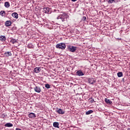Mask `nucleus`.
I'll list each match as a JSON object with an SVG mask.
<instances>
[{
	"instance_id": "obj_23",
	"label": "nucleus",
	"mask_w": 130,
	"mask_h": 130,
	"mask_svg": "<svg viewBox=\"0 0 130 130\" xmlns=\"http://www.w3.org/2000/svg\"><path fill=\"white\" fill-rule=\"evenodd\" d=\"M45 88H47V89H50V85H49V84H45Z\"/></svg>"
},
{
	"instance_id": "obj_12",
	"label": "nucleus",
	"mask_w": 130,
	"mask_h": 130,
	"mask_svg": "<svg viewBox=\"0 0 130 130\" xmlns=\"http://www.w3.org/2000/svg\"><path fill=\"white\" fill-rule=\"evenodd\" d=\"M28 117H29V118H35L36 117V116L35 115V113H30L28 114Z\"/></svg>"
},
{
	"instance_id": "obj_2",
	"label": "nucleus",
	"mask_w": 130,
	"mask_h": 130,
	"mask_svg": "<svg viewBox=\"0 0 130 130\" xmlns=\"http://www.w3.org/2000/svg\"><path fill=\"white\" fill-rule=\"evenodd\" d=\"M56 48L63 50L64 49H66V44L62 43L58 44L56 45Z\"/></svg>"
},
{
	"instance_id": "obj_21",
	"label": "nucleus",
	"mask_w": 130,
	"mask_h": 130,
	"mask_svg": "<svg viewBox=\"0 0 130 130\" xmlns=\"http://www.w3.org/2000/svg\"><path fill=\"white\" fill-rule=\"evenodd\" d=\"M91 113H93V110H89L87 112H86L85 114L86 115H89V114H91Z\"/></svg>"
},
{
	"instance_id": "obj_26",
	"label": "nucleus",
	"mask_w": 130,
	"mask_h": 130,
	"mask_svg": "<svg viewBox=\"0 0 130 130\" xmlns=\"http://www.w3.org/2000/svg\"><path fill=\"white\" fill-rule=\"evenodd\" d=\"M86 19H87V17H86V16H84V17H83V21H85Z\"/></svg>"
},
{
	"instance_id": "obj_18",
	"label": "nucleus",
	"mask_w": 130,
	"mask_h": 130,
	"mask_svg": "<svg viewBox=\"0 0 130 130\" xmlns=\"http://www.w3.org/2000/svg\"><path fill=\"white\" fill-rule=\"evenodd\" d=\"M0 15L1 16H2V17H4V16L6 15V11H1L0 12Z\"/></svg>"
},
{
	"instance_id": "obj_25",
	"label": "nucleus",
	"mask_w": 130,
	"mask_h": 130,
	"mask_svg": "<svg viewBox=\"0 0 130 130\" xmlns=\"http://www.w3.org/2000/svg\"><path fill=\"white\" fill-rule=\"evenodd\" d=\"M115 0H109L108 1V3L109 4H112V3H113V2H114Z\"/></svg>"
},
{
	"instance_id": "obj_1",
	"label": "nucleus",
	"mask_w": 130,
	"mask_h": 130,
	"mask_svg": "<svg viewBox=\"0 0 130 130\" xmlns=\"http://www.w3.org/2000/svg\"><path fill=\"white\" fill-rule=\"evenodd\" d=\"M69 18V15L66 14L65 13H63L62 15H60L59 16L57 17V20H59L60 19L62 22H64L66 20H67Z\"/></svg>"
},
{
	"instance_id": "obj_15",
	"label": "nucleus",
	"mask_w": 130,
	"mask_h": 130,
	"mask_svg": "<svg viewBox=\"0 0 130 130\" xmlns=\"http://www.w3.org/2000/svg\"><path fill=\"white\" fill-rule=\"evenodd\" d=\"M4 54L7 56V57H9V56H12V53H11V51L9 52H6Z\"/></svg>"
},
{
	"instance_id": "obj_10",
	"label": "nucleus",
	"mask_w": 130,
	"mask_h": 130,
	"mask_svg": "<svg viewBox=\"0 0 130 130\" xmlns=\"http://www.w3.org/2000/svg\"><path fill=\"white\" fill-rule=\"evenodd\" d=\"M11 25H12V21L10 20H7L6 21L5 26H6V27H9L11 26Z\"/></svg>"
},
{
	"instance_id": "obj_20",
	"label": "nucleus",
	"mask_w": 130,
	"mask_h": 130,
	"mask_svg": "<svg viewBox=\"0 0 130 130\" xmlns=\"http://www.w3.org/2000/svg\"><path fill=\"white\" fill-rule=\"evenodd\" d=\"M5 7L6 8H10V3H9V2H5Z\"/></svg>"
},
{
	"instance_id": "obj_5",
	"label": "nucleus",
	"mask_w": 130,
	"mask_h": 130,
	"mask_svg": "<svg viewBox=\"0 0 130 130\" xmlns=\"http://www.w3.org/2000/svg\"><path fill=\"white\" fill-rule=\"evenodd\" d=\"M64 112H65L64 110H63L61 109L57 108V110L56 111L57 113H58V114H61V115H62V114H63L64 113Z\"/></svg>"
},
{
	"instance_id": "obj_16",
	"label": "nucleus",
	"mask_w": 130,
	"mask_h": 130,
	"mask_svg": "<svg viewBox=\"0 0 130 130\" xmlns=\"http://www.w3.org/2000/svg\"><path fill=\"white\" fill-rule=\"evenodd\" d=\"M105 101L106 102V103H107V104H111V103H112V102L110 101V100L107 99V98H106L105 99Z\"/></svg>"
},
{
	"instance_id": "obj_7",
	"label": "nucleus",
	"mask_w": 130,
	"mask_h": 130,
	"mask_svg": "<svg viewBox=\"0 0 130 130\" xmlns=\"http://www.w3.org/2000/svg\"><path fill=\"white\" fill-rule=\"evenodd\" d=\"M41 71V68L40 67H36L34 70V73H40Z\"/></svg>"
},
{
	"instance_id": "obj_29",
	"label": "nucleus",
	"mask_w": 130,
	"mask_h": 130,
	"mask_svg": "<svg viewBox=\"0 0 130 130\" xmlns=\"http://www.w3.org/2000/svg\"><path fill=\"white\" fill-rule=\"evenodd\" d=\"M72 2H77V0H72Z\"/></svg>"
},
{
	"instance_id": "obj_24",
	"label": "nucleus",
	"mask_w": 130,
	"mask_h": 130,
	"mask_svg": "<svg viewBox=\"0 0 130 130\" xmlns=\"http://www.w3.org/2000/svg\"><path fill=\"white\" fill-rule=\"evenodd\" d=\"M89 100H90L89 101L90 103H91V104L94 103V99H89Z\"/></svg>"
},
{
	"instance_id": "obj_11",
	"label": "nucleus",
	"mask_w": 130,
	"mask_h": 130,
	"mask_svg": "<svg viewBox=\"0 0 130 130\" xmlns=\"http://www.w3.org/2000/svg\"><path fill=\"white\" fill-rule=\"evenodd\" d=\"M0 40L2 41V42H5L6 40H7V38L5 36H0Z\"/></svg>"
},
{
	"instance_id": "obj_9",
	"label": "nucleus",
	"mask_w": 130,
	"mask_h": 130,
	"mask_svg": "<svg viewBox=\"0 0 130 130\" xmlns=\"http://www.w3.org/2000/svg\"><path fill=\"white\" fill-rule=\"evenodd\" d=\"M34 90L35 92H37V93H40V92H41V88L39 86H36L34 88Z\"/></svg>"
},
{
	"instance_id": "obj_8",
	"label": "nucleus",
	"mask_w": 130,
	"mask_h": 130,
	"mask_svg": "<svg viewBox=\"0 0 130 130\" xmlns=\"http://www.w3.org/2000/svg\"><path fill=\"white\" fill-rule=\"evenodd\" d=\"M77 76H79V77H81L82 76H84V73L82 72V70L78 71L76 72Z\"/></svg>"
},
{
	"instance_id": "obj_3",
	"label": "nucleus",
	"mask_w": 130,
	"mask_h": 130,
	"mask_svg": "<svg viewBox=\"0 0 130 130\" xmlns=\"http://www.w3.org/2000/svg\"><path fill=\"white\" fill-rule=\"evenodd\" d=\"M77 47H75L74 46L69 45L68 46V49L69 51H70V52H75V51L77 50Z\"/></svg>"
},
{
	"instance_id": "obj_22",
	"label": "nucleus",
	"mask_w": 130,
	"mask_h": 130,
	"mask_svg": "<svg viewBox=\"0 0 130 130\" xmlns=\"http://www.w3.org/2000/svg\"><path fill=\"white\" fill-rule=\"evenodd\" d=\"M117 76H118V78H120V77H122V76H123L122 72L118 73Z\"/></svg>"
},
{
	"instance_id": "obj_28",
	"label": "nucleus",
	"mask_w": 130,
	"mask_h": 130,
	"mask_svg": "<svg viewBox=\"0 0 130 130\" xmlns=\"http://www.w3.org/2000/svg\"><path fill=\"white\" fill-rule=\"evenodd\" d=\"M2 116L3 117H6L5 115H4V114H3V115H2Z\"/></svg>"
},
{
	"instance_id": "obj_30",
	"label": "nucleus",
	"mask_w": 130,
	"mask_h": 130,
	"mask_svg": "<svg viewBox=\"0 0 130 130\" xmlns=\"http://www.w3.org/2000/svg\"><path fill=\"white\" fill-rule=\"evenodd\" d=\"M124 1H126V0H124Z\"/></svg>"
},
{
	"instance_id": "obj_19",
	"label": "nucleus",
	"mask_w": 130,
	"mask_h": 130,
	"mask_svg": "<svg viewBox=\"0 0 130 130\" xmlns=\"http://www.w3.org/2000/svg\"><path fill=\"white\" fill-rule=\"evenodd\" d=\"M10 42L12 43V44H15V43H18V41L16 39L11 40Z\"/></svg>"
},
{
	"instance_id": "obj_31",
	"label": "nucleus",
	"mask_w": 130,
	"mask_h": 130,
	"mask_svg": "<svg viewBox=\"0 0 130 130\" xmlns=\"http://www.w3.org/2000/svg\"><path fill=\"white\" fill-rule=\"evenodd\" d=\"M1 0H0V2H1Z\"/></svg>"
},
{
	"instance_id": "obj_4",
	"label": "nucleus",
	"mask_w": 130,
	"mask_h": 130,
	"mask_svg": "<svg viewBox=\"0 0 130 130\" xmlns=\"http://www.w3.org/2000/svg\"><path fill=\"white\" fill-rule=\"evenodd\" d=\"M95 82V79L93 78L88 79V83H89V84H93Z\"/></svg>"
},
{
	"instance_id": "obj_6",
	"label": "nucleus",
	"mask_w": 130,
	"mask_h": 130,
	"mask_svg": "<svg viewBox=\"0 0 130 130\" xmlns=\"http://www.w3.org/2000/svg\"><path fill=\"white\" fill-rule=\"evenodd\" d=\"M44 13H45L46 14H49L50 12V9L48 7H46L43 9Z\"/></svg>"
},
{
	"instance_id": "obj_17",
	"label": "nucleus",
	"mask_w": 130,
	"mask_h": 130,
	"mask_svg": "<svg viewBox=\"0 0 130 130\" xmlns=\"http://www.w3.org/2000/svg\"><path fill=\"white\" fill-rule=\"evenodd\" d=\"M5 126L6 127H12V126H13V124L11 123H7L5 124Z\"/></svg>"
},
{
	"instance_id": "obj_27",
	"label": "nucleus",
	"mask_w": 130,
	"mask_h": 130,
	"mask_svg": "<svg viewBox=\"0 0 130 130\" xmlns=\"http://www.w3.org/2000/svg\"><path fill=\"white\" fill-rule=\"evenodd\" d=\"M16 130H22V129H20V128H16Z\"/></svg>"
},
{
	"instance_id": "obj_13",
	"label": "nucleus",
	"mask_w": 130,
	"mask_h": 130,
	"mask_svg": "<svg viewBox=\"0 0 130 130\" xmlns=\"http://www.w3.org/2000/svg\"><path fill=\"white\" fill-rule=\"evenodd\" d=\"M12 17H13V18H15V19H18V18H19L18 13H17V12H14L12 13Z\"/></svg>"
},
{
	"instance_id": "obj_14",
	"label": "nucleus",
	"mask_w": 130,
	"mask_h": 130,
	"mask_svg": "<svg viewBox=\"0 0 130 130\" xmlns=\"http://www.w3.org/2000/svg\"><path fill=\"white\" fill-rule=\"evenodd\" d=\"M53 125L54 127H57V128H59V123H58V122H54L53 124Z\"/></svg>"
}]
</instances>
